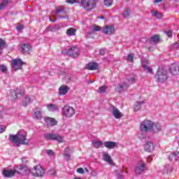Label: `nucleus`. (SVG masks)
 Wrapping results in <instances>:
<instances>
[{
	"label": "nucleus",
	"mask_w": 179,
	"mask_h": 179,
	"mask_svg": "<svg viewBox=\"0 0 179 179\" xmlns=\"http://www.w3.org/2000/svg\"><path fill=\"white\" fill-rule=\"evenodd\" d=\"M30 103H31V99H30V97L27 96L22 102V106H27V104H30Z\"/></svg>",
	"instance_id": "ea45409f"
},
{
	"label": "nucleus",
	"mask_w": 179,
	"mask_h": 179,
	"mask_svg": "<svg viewBox=\"0 0 179 179\" xmlns=\"http://www.w3.org/2000/svg\"><path fill=\"white\" fill-rule=\"evenodd\" d=\"M16 174V170L10 169V170H4L3 171V175L4 177L10 178L13 177Z\"/></svg>",
	"instance_id": "4be33fe9"
},
{
	"label": "nucleus",
	"mask_w": 179,
	"mask_h": 179,
	"mask_svg": "<svg viewBox=\"0 0 179 179\" xmlns=\"http://www.w3.org/2000/svg\"><path fill=\"white\" fill-rule=\"evenodd\" d=\"M47 108L49 111H52V113H55V111H58V110H59V107H58V106L52 103L47 105Z\"/></svg>",
	"instance_id": "c85d7f7f"
},
{
	"label": "nucleus",
	"mask_w": 179,
	"mask_h": 179,
	"mask_svg": "<svg viewBox=\"0 0 179 179\" xmlns=\"http://www.w3.org/2000/svg\"><path fill=\"white\" fill-rule=\"evenodd\" d=\"M176 45H179V41L176 42Z\"/></svg>",
	"instance_id": "e2e57ef3"
},
{
	"label": "nucleus",
	"mask_w": 179,
	"mask_h": 179,
	"mask_svg": "<svg viewBox=\"0 0 179 179\" xmlns=\"http://www.w3.org/2000/svg\"><path fill=\"white\" fill-rule=\"evenodd\" d=\"M145 152H151L155 150V144L150 141H147L144 145Z\"/></svg>",
	"instance_id": "f3484780"
},
{
	"label": "nucleus",
	"mask_w": 179,
	"mask_h": 179,
	"mask_svg": "<svg viewBox=\"0 0 179 179\" xmlns=\"http://www.w3.org/2000/svg\"><path fill=\"white\" fill-rule=\"evenodd\" d=\"M50 174H52V176H55L57 174V171L55 170H51L50 171Z\"/></svg>",
	"instance_id": "6e6d98bb"
},
{
	"label": "nucleus",
	"mask_w": 179,
	"mask_h": 179,
	"mask_svg": "<svg viewBox=\"0 0 179 179\" xmlns=\"http://www.w3.org/2000/svg\"><path fill=\"white\" fill-rule=\"evenodd\" d=\"M8 3H9L8 0H3V1L0 3V10H2V9H5V8L8 6Z\"/></svg>",
	"instance_id": "c9c22d12"
},
{
	"label": "nucleus",
	"mask_w": 179,
	"mask_h": 179,
	"mask_svg": "<svg viewBox=\"0 0 179 179\" xmlns=\"http://www.w3.org/2000/svg\"><path fill=\"white\" fill-rule=\"evenodd\" d=\"M34 118H35V120H41V118H43L41 112L39 110L35 111L34 113Z\"/></svg>",
	"instance_id": "f704fd0d"
},
{
	"label": "nucleus",
	"mask_w": 179,
	"mask_h": 179,
	"mask_svg": "<svg viewBox=\"0 0 179 179\" xmlns=\"http://www.w3.org/2000/svg\"><path fill=\"white\" fill-rule=\"evenodd\" d=\"M46 153H47V155H48V156H55L54 151H52V150H46Z\"/></svg>",
	"instance_id": "de8ad7c7"
},
{
	"label": "nucleus",
	"mask_w": 179,
	"mask_h": 179,
	"mask_svg": "<svg viewBox=\"0 0 179 179\" xmlns=\"http://www.w3.org/2000/svg\"><path fill=\"white\" fill-rule=\"evenodd\" d=\"M43 136L46 141H55V134L46 133Z\"/></svg>",
	"instance_id": "c756f323"
},
{
	"label": "nucleus",
	"mask_w": 179,
	"mask_h": 179,
	"mask_svg": "<svg viewBox=\"0 0 179 179\" xmlns=\"http://www.w3.org/2000/svg\"><path fill=\"white\" fill-rule=\"evenodd\" d=\"M145 101H142L140 102H136V103L134 105V111H139L141 110L142 104H143Z\"/></svg>",
	"instance_id": "72a5a7b5"
},
{
	"label": "nucleus",
	"mask_w": 179,
	"mask_h": 179,
	"mask_svg": "<svg viewBox=\"0 0 179 179\" xmlns=\"http://www.w3.org/2000/svg\"><path fill=\"white\" fill-rule=\"evenodd\" d=\"M20 50L22 54H30L31 51V46L30 45H22Z\"/></svg>",
	"instance_id": "b1692460"
},
{
	"label": "nucleus",
	"mask_w": 179,
	"mask_h": 179,
	"mask_svg": "<svg viewBox=\"0 0 179 179\" xmlns=\"http://www.w3.org/2000/svg\"><path fill=\"white\" fill-rule=\"evenodd\" d=\"M170 72L171 75H173V76L178 75V72H179L178 65L176 64H171L170 66Z\"/></svg>",
	"instance_id": "5701e85b"
},
{
	"label": "nucleus",
	"mask_w": 179,
	"mask_h": 179,
	"mask_svg": "<svg viewBox=\"0 0 179 179\" xmlns=\"http://www.w3.org/2000/svg\"><path fill=\"white\" fill-rule=\"evenodd\" d=\"M6 44V42L5 40L0 38V45H5Z\"/></svg>",
	"instance_id": "864d4df0"
},
{
	"label": "nucleus",
	"mask_w": 179,
	"mask_h": 179,
	"mask_svg": "<svg viewBox=\"0 0 179 179\" xmlns=\"http://www.w3.org/2000/svg\"><path fill=\"white\" fill-rule=\"evenodd\" d=\"M6 129V127L0 126V134H2L3 132H5V130Z\"/></svg>",
	"instance_id": "603ef678"
},
{
	"label": "nucleus",
	"mask_w": 179,
	"mask_h": 179,
	"mask_svg": "<svg viewBox=\"0 0 179 179\" xmlns=\"http://www.w3.org/2000/svg\"><path fill=\"white\" fill-rule=\"evenodd\" d=\"M151 13L152 16H154L155 17H157V19H162V17H163V14L157 11H151Z\"/></svg>",
	"instance_id": "e433bc0d"
},
{
	"label": "nucleus",
	"mask_w": 179,
	"mask_h": 179,
	"mask_svg": "<svg viewBox=\"0 0 179 179\" xmlns=\"http://www.w3.org/2000/svg\"><path fill=\"white\" fill-rule=\"evenodd\" d=\"M19 94H24V90L21 89H17L16 90H10L8 93V95L10 96V100H16Z\"/></svg>",
	"instance_id": "6e6552de"
},
{
	"label": "nucleus",
	"mask_w": 179,
	"mask_h": 179,
	"mask_svg": "<svg viewBox=\"0 0 179 179\" xmlns=\"http://www.w3.org/2000/svg\"><path fill=\"white\" fill-rule=\"evenodd\" d=\"M92 29H93V31H100V30H101V27L97 24H94L93 25Z\"/></svg>",
	"instance_id": "79ce46f5"
},
{
	"label": "nucleus",
	"mask_w": 179,
	"mask_h": 179,
	"mask_svg": "<svg viewBox=\"0 0 179 179\" xmlns=\"http://www.w3.org/2000/svg\"><path fill=\"white\" fill-rule=\"evenodd\" d=\"M102 31L107 36H111V34H114V33H115V29L114 28V26L106 25L103 27Z\"/></svg>",
	"instance_id": "f8f14e48"
},
{
	"label": "nucleus",
	"mask_w": 179,
	"mask_h": 179,
	"mask_svg": "<svg viewBox=\"0 0 179 179\" xmlns=\"http://www.w3.org/2000/svg\"><path fill=\"white\" fill-rule=\"evenodd\" d=\"M4 48H5V46H3V45H0V54L2 53V51L3 50Z\"/></svg>",
	"instance_id": "bf43d9fd"
},
{
	"label": "nucleus",
	"mask_w": 179,
	"mask_h": 179,
	"mask_svg": "<svg viewBox=\"0 0 179 179\" xmlns=\"http://www.w3.org/2000/svg\"><path fill=\"white\" fill-rule=\"evenodd\" d=\"M162 131V125L159 123H155L152 122V128L151 132H159Z\"/></svg>",
	"instance_id": "cd10ccee"
},
{
	"label": "nucleus",
	"mask_w": 179,
	"mask_h": 179,
	"mask_svg": "<svg viewBox=\"0 0 179 179\" xmlns=\"http://www.w3.org/2000/svg\"><path fill=\"white\" fill-rule=\"evenodd\" d=\"M66 34H67V36H69V37L76 36V29L69 28V29L66 30Z\"/></svg>",
	"instance_id": "2f4dec72"
},
{
	"label": "nucleus",
	"mask_w": 179,
	"mask_h": 179,
	"mask_svg": "<svg viewBox=\"0 0 179 179\" xmlns=\"http://www.w3.org/2000/svg\"><path fill=\"white\" fill-rule=\"evenodd\" d=\"M106 90H107V86L103 85L99 87L97 92L100 94H103V93H106Z\"/></svg>",
	"instance_id": "58836bf2"
},
{
	"label": "nucleus",
	"mask_w": 179,
	"mask_h": 179,
	"mask_svg": "<svg viewBox=\"0 0 179 179\" xmlns=\"http://www.w3.org/2000/svg\"><path fill=\"white\" fill-rule=\"evenodd\" d=\"M86 68L89 69V71H96V69L99 68V64L96 62H91L87 65Z\"/></svg>",
	"instance_id": "bb28decb"
},
{
	"label": "nucleus",
	"mask_w": 179,
	"mask_h": 179,
	"mask_svg": "<svg viewBox=\"0 0 179 179\" xmlns=\"http://www.w3.org/2000/svg\"><path fill=\"white\" fill-rule=\"evenodd\" d=\"M99 52L101 55H104V54H106V51L103 49H101Z\"/></svg>",
	"instance_id": "4d7b16f0"
},
{
	"label": "nucleus",
	"mask_w": 179,
	"mask_h": 179,
	"mask_svg": "<svg viewBox=\"0 0 179 179\" xmlns=\"http://www.w3.org/2000/svg\"><path fill=\"white\" fill-rule=\"evenodd\" d=\"M91 176H92V177H97V171H93L91 173Z\"/></svg>",
	"instance_id": "5fc2aeb1"
},
{
	"label": "nucleus",
	"mask_w": 179,
	"mask_h": 179,
	"mask_svg": "<svg viewBox=\"0 0 179 179\" xmlns=\"http://www.w3.org/2000/svg\"><path fill=\"white\" fill-rule=\"evenodd\" d=\"M128 87H129V85L127 84L126 83H123L117 87V92H118L119 93H121L122 92H125V90H127Z\"/></svg>",
	"instance_id": "393cba45"
},
{
	"label": "nucleus",
	"mask_w": 179,
	"mask_h": 179,
	"mask_svg": "<svg viewBox=\"0 0 179 179\" xmlns=\"http://www.w3.org/2000/svg\"><path fill=\"white\" fill-rule=\"evenodd\" d=\"M79 3L87 12H90L93 9H96L97 0H80Z\"/></svg>",
	"instance_id": "f03ea898"
},
{
	"label": "nucleus",
	"mask_w": 179,
	"mask_h": 179,
	"mask_svg": "<svg viewBox=\"0 0 179 179\" xmlns=\"http://www.w3.org/2000/svg\"><path fill=\"white\" fill-rule=\"evenodd\" d=\"M103 145L107 149H114V148H117L118 144L117 143V142L115 141H106L103 143Z\"/></svg>",
	"instance_id": "412c9836"
},
{
	"label": "nucleus",
	"mask_w": 179,
	"mask_h": 179,
	"mask_svg": "<svg viewBox=\"0 0 179 179\" xmlns=\"http://www.w3.org/2000/svg\"><path fill=\"white\" fill-rule=\"evenodd\" d=\"M16 29L18 30V31H20V30H23V29H24V27L20 24H18Z\"/></svg>",
	"instance_id": "09e8293b"
},
{
	"label": "nucleus",
	"mask_w": 179,
	"mask_h": 179,
	"mask_svg": "<svg viewBox=\"0 0 179 179\" xmlns=\"http://www.w3.org/2000/svg\"><path fill=\"white\" fill-rule=\"evenodd\" d=\"M54 141H56L57 142H59V143H64V136H62L59 134H55Z\"/></svg>",
	"instance_id": "473e14b6"
},
{
	"label": "nucleus",
	"mask_w": 179,
	"mask_h": 179,
	"mask_svg": "<svg viewBox=\"0 0 179 179\" xmlns=\"http://www.w3.org/2000/svg\"><path fill=\"white\" fill-rule=\"evenodd\" d=\"M80 52V50L78 46H72L66 52V54L67 55H69L70 57H78L79 55V53Z\"/></svg>",
	"instance_id": "9d476101"
},
{
	"label": "nucleus",
	"mask_w": 179,
	"mask_h": 179,
	"mask_svg": "<svg viewBox=\"0 0 179 179\" xmlns=\"http://www.w3.org/2000/svg\"><path fill=\"white\" fill-rule=\"evenodd\" d=\"M27 134L24 131H18L17 134L9 135V139L10 142H13L14 145L19 146V145H27V139H26Z\"/></svg>",
	"instance_id": "f257e3e1"
},
{
	"label": "nucleus",
	"mask_w": 179,
	"mask_h": 179,
	"mask_svg": "<svg viewBox=\"0 0 179 179\" xmlns=\"http://www.w3.org/2000/svg\"><path fill=\"white\" fill-rule=\"evenodd\" d=\"M92 145L94 148H95L96 149H99V148H101V146L104 145V143L100 141L94 140L92 141Z\"/></svg>",
	"instance_id": "7c9ffc66"
},
{
	"label": "nucleus",
	"mask_w": 179,
	"mask_h": 179,
	"mask_svg": "<svg viewBox=\"0 0 179 179\" xmlns=\"http://www.w3.org/2000/svg\"><path fill=\"white\" fill-rule=\"evenodd\" d=\"M76 0H66L68 3H75Z\"/></svg>",
	"instance_id": "13d9d810"
},
{
	"label": "nucleus",
	"mask_w": 179,
	"mask_h": 179,
	"mask_svg": "<svg viewBox=\"0 0 179 179\" xmlns=\"http://www.w3.org/2000/svg\"><path fill=\"white\" fill-rule=\"evenodd\" d=\"M109 111L112 114V115H113V117L116 118V120H120V118H122V117H124L122 113H121V111H120L118 108L114 106H111L109 108Z\"/></svg>",
	"instance_id": "1a4fd4ad"
},
{
	"label": "nucleus",
	"mask_w": 179,
	"mask_h": 179,
	"mask_svg": "<svg viewBox=\"0 0 179 179\" xmlns=\"http://www.w3.org/2000/svg\"><path fill=\"white\" fill-rule=\"evenodd\" d=\"M0 71H1V72H6V71H8V68L5 65H1Z\"/></svg>",
	"instance_id": "49530a36"
},
{
	"label": "nucleus",
	"mask_w": 179,
	"mask_h": 179,
	"mask_svg": "<svg viewBox=\"0 0 179 179\" xmlns=\"http://www.w3.org/2000/svg\"><path fill=\"white\" fill-rule=\"evenodd\" d=\"M153 128V122L150 120H145L141 122L140 125V131L141 132H151Z\"/></svg>",
	"instance_id": "39448f33"
},
{
	"label": "nucleus",
	"mask_w": 179,
	"mask_h": 179,
	"mask_svg": "<svg viewBox=\"0 0 179 179\" xmlns=\"http://www.w3.org/2000/svg\"><path fill=\"white\" fill-rule=\"evenodd\" d=\"M31 174L34 177H43L45 174V171L43 169V166L36 165L34 166V169L31 171Z\"/></svg>",
	"instance_id": "0eeeda50"
},
{
	"label": "nucleus",
	"mask_w": 179,
	"mask_h": 179,
	"mask_svg": "<svg viewBox=\"0 0 179 179\" xmlns=\"http://www.w3.org/2000/svg\"><path fill=\"white\" fill-rule=\"evenodd\" d=\"M31 171H30V169L25 165H21L17 173L22 174V176H26V174H30Z\"/></svg>",
	"instance_id": "dca6fc26"
},
{
	"label": "nucleus",
	"mask_w": 179,
	"mask_h": 179,
	"mask_svg": "<svg viewBox=\"0 0 179 179\" xmlns=\"http://www.w3.org/2000/svg\"><path fill=\"white\" fill-rule=\"evenodd\" d=\"M148 41L149 43H154L155 44L160 43V35L155 34L152 36Z\"/></svg>",
	"instance_id": "a878e982"
},
{
	"label": "nucleus",
	"mask_w": 179,
	"mask_h": 179,
	"mask_svg": "<svg viewBox=\"0 0 179 179\" xmlns=\"http://www.w3.org/2000/svg\"><path fill=\"white\" fill-rule=\"evenodd\" d=\"M102 159L104 162L108 163V164H113V159H111V156H110L109 153L106 152H102Z\"/></svg>",
	"instance_id": "6ab92c4d"
},
{
	"label": "nucleus",
	"mask_w": 179,
	"mask_h": 179,
	"mask_svg": "<svg viewBox=\"0 0 179 179\" xmlns=\"http://www.w3.org/2000/svg\"><path fill=\"white\" fill-rule=\"evenodd\" d=\"M62 116L66 118H72V117L76 114V110H75V108L69 105H65L62 108Z\"/></svg>",
	"instance_id": "20e7f679"
},
{
	"label": "nucleus",
	"mask_w": 179,
	"mask_h": 179,
	"mask_svg": "<svg viewBox=\"0 0 179 179\" xmlns=\"http://www.w3.org/2000/svg\"><path fill=\"white\" fill-rule=\"evenodd\" d=\"M71 152H72V149L69 147H67L64 149V160H66V162H69V160H71Z\"/></svg>",
	"instance_id": "aec40b11"
},
{
	"label": "nucleus",
	"mask_w": 179,
	"mask_h": 179,
	"mask_svg": "<svg viewBox=\"0 0 179 179\" xmlns=\"http://www.w3.org/2000/svg\"><path fill=\"white\" fill-rule=\"evenodd\" d=\"M50 22H56L57 21V16L55 15H51L50 17Z\"/></svg>",
	"instance_id": "8fccbe9b"
},
{
	"label": "nucleus",
	"mask_w": 179,
	"mask_h": 179,
	"mask_svg": "<svg viewBox=\"0 0 179 179\" xmlns=\"http://www.w3.org/2000/svg\"><path fill=\"white\" fill-rule=\"evenodd\" d=\"M141 66L144 69V71L145 72H148V73H152V72H153L152 68L149 66V62L146 59H141Z\"/></svg>",
	"instance_id": "4468645a"
},
{
	"label": "nucleus",
	"mask_w": 179,
	"mask_h": 179,
	"mask_svg": "<svg viewBox=\"0 0 179 179\" xmlns=\"http://www.w3.org/2000/svg\"><path fill=\"white\" fill-rule=\"evenodd\" d=\"M129 83H134V82H136V80L135 79V77H131L130 78H128Z\"/></svg>",
	"instance_id": "3c124183"
},
{
	"label": "nucleus",
	"mask_w": 179,
	"mask_h": 179,
	"mask_svg": "<svg viewBox=\"0 0 179 179\" xmlns=\"http://www.w3.org/2000/svg\"><path fill=\"white\" fill-rule=\"evenodd\" d=\"M145 163H143V162H138L134 170L136 174H142V173L145 171Z\"/></svg>",
	"instance_id": "ddd939ff"
},
{
	"label": "nucleus",
	"mask_w": 179,
	"mask_h": 179,
	"mask_svg": "<svg viewBox=\"0 0 179 179\" xmlns=\"http://www.w3.org/2000/svg\"><path fill=\"white\" fill-rule=\"evenodd\" d=\"M24 62L21 59L16 58L11 60V68L13 71H19L22 69L23 65H24Z\"/></svg>",
	"instance_id": "423d86ee"
},
{
	"label": "nucleus",
	"mask_w": 179,
	"mask_h": 179,
	"mask_svg": "<svg viewBox=\"0 0 179 179\" xmlns=\"http://www.w3.org/2000/svg\"><path fill=\"white\" fill-rule=\"evenodd\" d=\"M44 121L46 122L48 127H54L58 124V122L57 120H54L52 117H45Z\"/></svg>",
	"instance_id": "2eb2a0df"
},
{
	"label": "nucleus",
	"mask_w": 179,
	"mask_h": 179,
	"mask_svg": "<svg viewBox=\"0 0 179 179\" xmlns=\"http://www.w3.org/2000/svg\"><path fill=\"white\" fill-rule=\"evenodd\" d=\"M165 33L168 37H171L173 36V31L171 29L165 30Z\"/></svg>",
	"instance_id": "c03bdc74"
},
{
	"label": "nucleus",
	"mask_w": 179,
	"mask_h": 179,
	"mask_svg": "<svg viewBox=\"0 0 179 179\" xmlns=\"http://www.w3.org/2000/svg\"><path fill=\"white\" fill-rule=\"evenodd\" d=\"M22 45H26V44H22Z\"/></svg>",
	"instance_id": "0e129e2a"
},
{
	"label": "nucleus",
	"mask_w": 179,
	"mask_h": 179,
	"mask_svg": "<svg viewBox=\"0 0 179 179\" xmlns=\"http://www.w3.org/2000/svg\"><path fill=\"white\" fill-rule=\"evenodd\" d=\"M55 14L57 17L64 19L66 16V11H65V7L63 6H59L56 8Z\"/></svg>",
	"instance_id": "9b49d317"
},
{
	"label": "nucleus",
	"mask_w": 179,
	"mask_h": 179,
	"mask_svg": "<svg viewBox=\"0 0 179 179\" xmlns=\"http://www.w3.org/2000/svg\"><path fill=\"white\" fill-rule=\"evenodd\" d=\"M99 19H104V17H103V16H101V17H99Z\"/></svg>",
	"instance_id": "680f3d73"
},
{
	"label": "nucleus",
	"mask_w": 179,
	"mask_h": 179,
	"mask_svg": "<svg viewBox=\"0 0 179 179\" xmlns=\"http://www.w3.org/2000/svg\"><path fill=\"white\" fill-rule=\"evenodd\" d=\"M77 173H78V174H85V172L86 171V173H89V169L87 168H78L77 169Z\"/></svg>",
	"instance_id": "4c0bfd02"
},
{
	"label": "nucleus",
	"mask_w": 179,
	"mask_h": 179,
	"mask_svg": "<svg viewBox=\"0 0 179 179\" xmlns=\"http://www.w3.org/2000/svg\"><path fill=\"white\" fill-rule=\"evenodd\" d=\"M124 17H128L129 16V8H126L122 13Z\"/></svg>",
	"instance_id": "37998d69"
},
{
	"label": "nucleus",
	"mask_w": 179,
	"mask_h": 179,
	"mask_svg": "<svg viewBox=\"0 0 179 179\" xmlns=\"http://www.w3.org/2000/svg\"><path fill=\"white\" fill-rule=\"evenodd\" d=\"M103 3L105 6H111L113 5V0H104Z\"/></svg>",
	"instance_id": "a19ab883"
},
{
	"label": "nucleus",
	"mask_w": 179,
	"mask_h": 179,
	"mask_svg": "<svg viewBox=\"0 0 179 179\" xmlns=\"http://www.w3.org/2000/svg\"><path fill=\"white\" fill-rule=\"evenodd\" d=\"M162 0H155V3H159V2H162Z\"/></svg>",
	"instance_id": "052dcab7"
},
{
	"label": "nucleus",
	"mask_w": 179,
	"mask_h": 179,
	"mask_svg": "<svg viewBox=\"0 0 179 179\" xmlns=\"http://www.w3.org/2000/svg\"><path fill=\"white\" fill-rule=\"evenodd\" d=\"M169 78V76H167V70L165 67H159L157 74L155 75V79L160 82L161 83H164Z\"/></svg>",
	"instance_id": "7ed1b4c3"
},
{
	"label": "nucleus",
	"mask_w": 179,
	"mask_h": 179,
	"mask_svg": "<svg viewBox=\"0 0 179 179\" xmlns=\"http://www.w3.org/2000/svg\"><path fill=\"white\" fill-rule=\"evenodd\" d=\"M69 92V87L68 85H62L59 88V96H65Z\"/></svg>",
	"instance_id": "a211bd4d"
},
{
	"label": "nucleus",
	"mask_w": 179,
	"mask_h": 179,
	"mask_svg": "<svg viewBox=\"0 0 179 179\" xmlns=\"http://www.w3.org/2000/svg\"><path fill=\"white\" fill-rule=\"evenodd\" d=\"M127 61H129V62H133V61H134V54H129L128 55Z\"/></svg>",
	"instance_id": "a18cd8bd"
}]
</instances>
